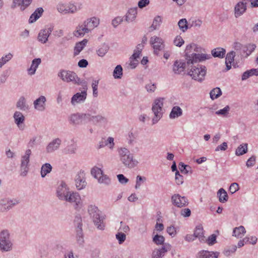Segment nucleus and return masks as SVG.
<instances>
[{
    "instance_id": "obj_64",
    "label": "nucleus",
    "mask_w": 258,
    "mask_h": 258,
    "mask_svg": "<svg viewBox=\"0 0 258 258\" xmlns=\"http://www.w3.org/2000/svg\"><path fill=\"white\" fill-rule=\"evenodd\" d=\"M123 21V18L121 17H117L112 21V25L114 27H116L119 24Z\"/></svg>"
},
{
    "instance_id": "obj_3",
    "label": "nucleus",
    "mask_w": 258,
    "mask_h": 258,
    "mask_svg": "<svg viewBox=\"0 0 258 258\" xmlns=\"http://www.w3.org/2000/svg\"><path fill=\"white\" fill-rule=\"evenodd\" d=\"M117 152L119 161L125 167L133 169L138 165L139 162L134 158L133 154L127 148H118Z\"/></svg>"
},
{
    "instance_id": "obj_33",
    "label": "nucleus",
    "mask_w": 258,
    "mask_h": 258,
    "mask_svg": "<svg viewBox=\"0 0 258 258\" xmlns=\"http://www.w3.org/2000/svg\"><path fill=\"white\" fill-rule=\"evenodd\" d=\"M211 53L214 57L223 58L226 53V50L221 47H217L211 51Z\"/></svg>"
},
{
    "instance_id": "obj_24",
    "label": "nucleus",
    "mask_w": 258,
    "mask_h": 258,
    "mask_svg": "<svg viewBox=\"0 0 258 258\" xmlns=\"http://www.w3.org/2000/svg\"><path fill=\"white\" fill-rule=\"evenodd\" d=\"M46 98L44 96H41L34 101V108L39 111H42L45 109V103Z\"/></svg>"
},
{
    "instance_id": "obj_16",
    "label": "nucleus",
    "mask_w": 258,
    "mask_h": 258,
    "mask_svg": "<svg viewBox=\"0 0 258 258\" xmlns=\"http://www.w3.org/2000/svg\"><path fill=\"white\" fill-rule=\"evenodd\" d=\"M248 0H242L238 2L235 6L234 14L235 17L238 18L245 13L247 9V4Z\"/></svg>"
},
{
    "instance_id": "obj_40",
    "label": "nucleus",
    "mask_w": 258,
    "mask_h": 258,
    "mask_svg": "<svg viewBox=\"0 0 258 258\" xmlns=\"http://www.w3.org/2000/svg\"><path fill=\"white\" fill-rule=\"evenodd\" d=\"M52 166L49 163H45L41 168V175L42 177H44L52 170Z\"/></svg>"
},
{
    "instance_id": "obj_56",
    "label": "nucleus",
    "mask_w": 258,
    "mask_h": 258,
    "mask_svg": "<svg viewBox=\"0 0 258 258\" xmlns=\"http://www.w3.org/2000/svg\"><path fill=\"white\" fill-rule=\"evenodd\" d=\"M235 56V52L234 51H231L228 52L225 58L226 62H229V63L231 64L232 62L234 61V57Z\"/></svg>"
},
{
    "instance_id": "obj_43",
    "label": "nucleus",
    "mask_w": 258,
    "mask_h": 258,
    "mask_svg": "<svg viewBox=\"0 0 258 258\" xmlns=\"http://www.w3.org/2000/svg\"><path fill=\"white\" fill-rule=\"evenodd\" d=\"M109 48L108 45L104 43L96 50V53L99 56L103 57L108 52Z\"/></svg>"
},
{
    "instance_id": "obj_17",
    "label": "nucleus",
    "mask_w": 258,
    "mask_h": 258,
    "mask_svg": "<svg viewBox=\"0 0 258 258\" xmlns=\"http://www.w3.org/2000/svg\"><path fill=\"white\" fill-rule=\"evenodd\" d=\"M15 123L17 124L19 129L23 131L25 128L24 124L25 117L20 111H16L13 116Z\"/></svg>"
},
{
    "instance_id": "obj_26",
    "label": "nucleus",
    "mask_w": 258,
    "mask_h": 258,
    "mask_svg": "<svg viewBox=\"0 0 258 258\" xmlns=\"http://www.w3.org/2000/svg\"><path fill=\"white\" fill-rule=\"evenodd\" d=\"M137 15V8H130L126 13L125 17V21L128 23L133 22Z\"/></svg>"
},
{
    "instance_id": "obj_59",
    "label": "nucleus",
    "mask_w": 258,
    "mask_h": 258,
    "mask_svg": "<svg viewBox=\"0 0 258 258\" xmlns=\"http://www.w3.org/2000/svg\"><path fill=\"white\" fill-rule=\"evenodd\" d=\"M116 238L118 240L119 244H121L124 242L126 239V235L124 233L118 232L115 235Z\"/></svg>"
},
{
    "instance_id": "obj_27",
    "label": "nucleus",
    "mask_w": 258,
    "mask_h": 258,
    "mask_svg": "<svg viewBox=\"0 0 258 258\" xmlns=\"http://www.w3.org/2000/svg\"><path fill=\"white\" fill-rule=\"evenodd\" d=\"M43 12L44 10L41 7L36 9L29 18V23H33L37 20L42 16Z\"/></svg>"
},
{
    "instance_id": "obj_4",
    "label": "nucleus",
    "mask_w": 258,
    "mask_h": 258,
    "mask_svg": "<svg viewBox=\"0 0 258 258\" xmlns=\"http://www.w3.org/2000/svg\"><path fill=\"white\" fill-rule=\"evenodd\" d=\"M87 211L97 228L100 230H104L105 216L102 215L101 211L98 209V207L94 205H90L88 207Z\"/></svg>"
},
{
    "instance_id": "obj_49",
    "label": "nucleus",
    "mask_w": 258,
    "mask_h": 258,
    "mask_svg": "<svg viewBox=\"0 0 258 258\" xmlns=\"http://www.w3.org/2000/svg\"><path fill=\"white\" fill-rule=\"evenodd\" d=\"M230 109L229 106L227 105L224 108L220 109L215 112L216 115L223 117H227Z\"/></svg>"
},
{
    "instance_id": "obj_15",
    "label": "nucleus",
    "mask_w": 258,
    "mask_h": 258,
    "mask_svg": "<svg viewBox=\"0 0 258 258\" xmlns=\"http://www.w3.org/2000/svg\"><path fill=\"white\" fill-rule=\"evenodd\" d=\"M69 192V188L66 183L63 181H61L56 190L57 198L59 200L63 201Z\"/></svg>"
},
{
    "instance_id": "obj_63",
    "label": "nucleus",
    "mask_w": 258,
    "mask_h": 258,
    "mask_svg": "<svg viewBox=\"0 0 258 258\" xmlns=\"http://www.w3.org/2000/svg\"><path fill=\"white\" fill-rule=\"evenodd\" d=\"M74 224L77 228L82 227V218L80 215H77L74 219Z\"/></svg>"
},
{
    "instance_id": "obj_7",
    "label": "nucleus",
    "mask_w": 258,
    "mask_h": 258,
    "mask_svg": "<svg viewBox=\"0 0 258 258\" xmlns=\"http://www.w3.org/2000/svg\"><path fill=\"white\" fill-rule=\"evenodd\" d=\"M163 100V98H159L155 99L153 104L152 110L154 114V116L152 119L153 124L156 123L162 116Z\"/></svg>"
},
{
    "instance_id": "obj_20",
    "label": "nucleus",
    "mask_w": 258,
    "mask_h": 258,
    "mask_svg": "<svg viewBox=\"0 0 258 258\" xmlns=\"http://www.w3.org/2000/svg\"><path fill=\"white\" fill-rule=\"evenodd\" d=\"M63 201L72 204L73 203L75 206H77L80 203L81 197L78 193L70 191Z\"/></svg>"
},
{
    "instance_id": "obj_9",
    "label": "nucleus",
    "mask_w": 258,
    "mask_h": 258,
    "mask_svg": "<svg viewBox=\"0 0 258 258\" xmlns=\"http://www.w3.org/2000/svg\"><path fill=\"white\" fill-rule=\"evenodd\" d=\"M31 154V151L30 149H27L25 154L22 157L21 163V175L25 176L28 171V164L29 163L30 156Z\"/></svg>"
},
{
    "instance_id": "obj_10",
    "label": "nucleus",
    "mask_w": 258,
    "mask_h": 258,
    "mask_svg": "<svg viewBox=\"0 0 258 258\" xmlns=\"http://www.w3.org/2000/svg\"><path fill=\"white\" fill-rule=\"evenodd\" d=\"M87 88L86 86L84 88V90L81 92H78L74 94L71 98V104L75 106L78 104L83 103L85 102L87 98Z\"/></svg>"
},
{
    "instance_id": "obj_36",
    "label": "nucleus",
    "mask_w": 258,
    "mask_h": 258,
    "mask_svg": "<svg viewBox=\"0 0 258 258\" xmlns=\"http://www.w3.org/2000/svg\"><path fill=\"white\" fill-rule=\"evenodd\" d=\"M256 48L254 44L249 43L242 46V49L243 53H246V57L249 56Z\"/></svg>"
},
{
    "instance_id": "obj_12",
    "label": "nucleus",
    "mask_w": 258,
    "mask_h": 258,
    "mask_svg": "<svg viewBox=\"0 0 258 258\" xmlns=\"http://www.w3.org/2000/svg\"><path fill=\"white\" fill-rule=\"evenodd\" d=\"M163 42V40L157 36H154L151 38L150 43L153 46L155 54L158 55L159 52L164 48Z\"/></svg>"
},
{
    "instance_id": "obj_6",
    "label": "nucleus",
    "mask_w": 258,
    "mask_h": 258,
    "mask_svg": "<svg viewBox=\"0 0 258 258\" xmlns=\"http://www.w3.org/2000/svg\"><path fill=\"white\" fill-rule=\"evenodd\" d=\"M12 246L9 231L3 230L0 232V249L2 251H9L12 249Z\"/></svg>"
},
{
    "instance_id": "obj_25",
    "label": "nucleus",
    "mask_w": 258,
    "mask_h": 258,
    "mask_svg": "<svg viewBox=\"0 0 258 258\" xmlns=\"http://www.w3.org/2000/svg\"><path fill=\"white\" fill-rule=\"evenodd\" d=\"M68 120L70 123L74 125H79L82 123L80 113H76L71 114L69 116Z\"/></svg>"
},
{
    "instance_id": "obj_11",
    "label": "nucleus",
    "mask_w": 258,
    "mask_h": 258,
    "mask_svg": "<svg viewBox=\"0 0 258 258\" xmlns=\"http://www.w3.org/2000/svg\"><path fill=\"white\" fill-rule=\"evenodd\" d=\"M190 64L192 63L186 59L184 61L176 60L173 66V71L175 74H179L186 69L189 70Z\"/></svg>"
},
{
    "instance_id": "obj_37",
    "label": "nucleus",
    "mask_w": 258,
    "mask_h": 258,
    "mask_svg": "<svg viewBox=\"0 0 258 258\" xmlns=\"http://www.w3.org/2000/svg\"><path fill=\"white\" fill-rule=\"evenodd\" d=\"M253 75H258V69H252L244 72L242 75L241 79L242 81L245 80Z\"/></svg>"
},
{
    "instance_id": "obj_55",
    "label": "nucleus",
    "mask_w": 258,
    "mask_h": 258,
    "mask_svg": "<svg viewBox=\"0 0 258 258\" xmlns=\"http://www.w3.org/2000/svg\"><path fill=\"white\" fill-rule=\"evenodd\" d=\"M217 236L215 234L211 235L208 239H205L204 242H206L209 245H213L217 242Z\"/></svg>"
},
{
    "instance_id": "obj_53",
    "label": "nucleus",
    "mask_w": 258,
    "mask_h": 258,
    "mask_svg": "<svg viewBox=\"0 0 258 258\" xmlns=\"http://www.w3.org/2000/svg\"><path fill=\"white\" fill-rule=\"evenodd\" d=\"M164 237L158 234L155 235L153 238V241L157 245L163 244L164 245L165 244H164Z\"/></svg>"
},
{
    "instance_id": "obj_32",
    "label": "nucleus",
    "mask_w": 258,
    "mask_h": 258,
    "mask_svg": "<svg viewBox=\"0 0 258 258\" xmlns=\"http://www.w3.org/2000/svg\"><path fill=\"white\" fill-rule=\"evenodd\" d=\"M87 42L88 40L84 39L82 41L77 43L74 48V55H78L80 52L84 49Z\"/></svg>"
},
{
    "instance_id": "obj_30",
    "label": "nucleus",
    "mask_w": 258,
    "mask_h": 258,
    "mask_svg": "<svg viewBox=\"0 0 258 258\" xmlns=\"http://www.w3.org/2000/svg\"><path fill=\"white\" fill-rule=\"evenodd\" d=\"M203 231L202 225H198L196 227L194 233L196 238H198L201 242L205 241V237L204 235Z\"/></svg>"
},
{
    "instance_id": "obj_41",
    "label": "nucleus",
    "mask_w": 258,
    "mask_h": 258,
    "mask_svg": "<svg viewBox=\"0 0 258 258\" xmlns=\"http://www.w3.org/2000/svg\"><path fill=\"white\" fill-rule=\"evenodd\" d=\"M247 152V144H242L240 145L236 150L235 154L237 156L242 155Z\"/></svg>"
},
{
    "instance_id": "obj_1",
    "label": "nucleus",
    "mask_w": 258,
    "mask_h": 258,
    "mask_svg": "<svg viewBox=\"0 0 258 258\" xmlns=\"http://www.w3.org/2000/svg\"><path fill=\"white\" fill-rule=\"evenodd\" d=\"M201 49V47L196 44L191 43L187 45L185 50V59L194 64L211 58L210 55L197 53V52H200Z\"/></svg>"
},
{
    "instance_id": "obj_34",
    "label": "nucleus",
    "mask_w": 258,
    "mask_h": 258,
    "mask_svg": "<svg viewBox=\"0 0 258 258\" xmlns=\"http://www.w3.org/2000/svg\"><path fill=\"white\" fill-rule=\"evenodd\" d=\"M20 201L18 199H12L8 200L6 203L5 201H2L1 204L4 206V209L6 210H9L13 206L18 204Z\"/></svg>"
},
{
    "instance_id": "obj_22",
    "label": "nucleus",
    "mask_w": 258,
    "mask_h": 258,
    "mask_svg": "<svg viewBox=\"0 0 258 258\" xmlns=\"http://www.w3.org/2000/svg\"><path fill=\"white\" fill-rule=\"evenodd\" d=\"M61 143L59 138H56L50 142L46 148L47 153H50L57 150Z\"/></svg>"
},
{
    "instance_id": "obj_35",
    "label": "nucleus",
    "mask_w": 258,
    "mask_h": 258,
    "mask_svg": "<svg viewBox=\"0 0 258 258\" xmlns=\"http://www.w3.org/2000/svg\"><path fill=\"white\" fill-rule=\"evenodd\" d=\"M16 106L22 111H25L29 109V106L27 104L26 99L24 96H21L17 102Z\"/></svg>"
},
{
    "instance_id": "obj_57",
    "label": "nucleus",
    "mask_w": 258,
    "mask_h": 258,
    "mask_svg": "<svg viewBox=\"0 0 258 258\" xmlns=\"http://www.w3.org/2000/svg\"><path fill=\"white\" fill-rule=\"evenodd\" d=\"M146 180L145 177H143L140 175H138L136 177V183L135 185V188L138 189L140 187L142 183Z\"/></svg>"
},
{
    "instance_id": "obj_50",
    "label": "nucleus",
    "mask_w": 258,
    "mask_h": 258,
    "mask_svg": "<svg viewBox=\"0 0 258 258\" xmlns=\"http://www.w3.org/2000/svg\"><path fill=\"white\" fill-rule=\"evenodd\" d=\"M91 174L94 178L98 179L103 173V171L97 167H94L91 170Z\"/></svg>"
},
{
    "instance_id": "obj_60",
    "label": "nucleus",
    "mask_w": 258,
    "mask_h": 258,
    "mask_svg": "<svg viewBox=\"0 0 258 258\" xmlns=\"http://www.w3.org/2000/svg\"><path fill=\"white\" fill-rule=\"evenodd\" d=\"M175 181L178 185L182 184L183 183V177L180 174L178 171L175 172Z\"/></svg>"
},
{
    "instance_id": "obj_51",
    "label": "nucleus",
    "mask_w": 258,
    "mask_h": 258,
    "mask_svg": "<svg viewBox=\"0 0 258 258\" xmlns=\"http://www.w3.org/2000/svg\"><path fill=\"white\" fill-rule=\"evenodd\" d=\"M222 94V91L219 88H216L212 90L210 92V97L212 100H214L220 97Z\"/></svg>"
},
{
    "instance_id": "obj_39",
    "label": "nucleus",
    "mask_w": 258,
    "mask_h": 258,
    "mask_svg": "<svg viewBox=\"0 0 258 258\" xmlns=\"http://www.w3.org/2000/svg\"><path fill=\"white\" fill-rule=\"evenodd\" d=\"M217 196L219 198V201L221 203H225L228 200V195L226 191L222 188H220L218 191Z\"/></svg>"
},
{
    "instance_id": "obj_42",
    "label": "nucleus",
    "mask_w": 258,
    "mask_h": 258,
    "mask_svg": "<svg viewBox=\"0 0 258 258\" xmlns=\"http://www.w3.org/2000/svg\"><path fill=\"white\" fill-rule=\"evenodd\" d=\"M246 232L245 228L243 226H240L238 227L234 228L233 231V236L237 238H240L241 235Z\"/></svg>"
},
{
    "instance_id": "obj_48",
    "label": "nucleus",
    "mask_w": 258,
    "mask_h": 258,
    "mask_svg": "<svg viewBox=\"0 0 258 258\" xmlns=\"http://www.w3.org/2000/svg\"><path fill=\"white\" fill-rule=\"evenodd\" d=\"M179 169L180 172L184 174H188L189 172L191 173V167L182 162H180L178 165Z\"/></svg>"
},
{
    "instance_id": "obj_21",
    "label": "nucleus",
    "mask_w": 258,
    "mask_h": 258,
    "mask_svg": "<svg viewBox=\"0 0 258 258\" xmlns=\"http://www.w3.org/2000/svg\"><path fill=\"white\" fill-rule=\"evenodd\" d=\"M85 174L83 171H80L76 176L75 179L76 187L78 190L84 188L86 185L84 178Z\"/></svg>"
},
{
    "instance_id": "obj_8",
    "label": "nucleus",
    "mask_w": 258,
    "mask_h": 258,
    "mask_svg": "<svg viewBox=\"0 0 258 258\" xmlns=\"http://www.w3.org/2000/svg\"><path fill=\"white\" fill-rule=\"evenodd\" d=\"M57 75L63 81L67 83L72 82L75 84H80L81 83L80 79L77 74L70 71L61 70L58 72Z\"/></svg>"
},
{
    "instance_id": "obj_13",
    "label": "nucleus",
    "mask_w": 258,
    "mask_h": 258,
    "mask_svg": "<svg viewBox=\"0 0 258 258\" xmlns=\"http://www.w3.org/2000/svg\"><path fill=\"white\" fill-rule=\"evenodd\" d=\"M172 204L179 208L185 207L188 205V200L185 197H182L179 194H174L171 197Z\"/></svg>"
},
{
    "instance_id": "obj_23",
    "label": "nucleus",
    "mask_w": 258,
    "mask_h": 258,
    "mask_svg": "<svg viewBox=\"0 0 258 258\" xmlns=\"http://www.w3.org/2000/svg\"><path fill=\"white\" fill-rule=\"evenodd\" d=\"M170 249V245L168 244H164L161 248L155 249L152 253V258H161L165 252Z\"/></svg>"
},
{
    "instance_id": "obj_47",
    "label": "nucleus",
    "mask_w": 258,
    "mask_h": 258,
    "mask_svg": "<svg viewBox=\"0 0 258 258\" xmlns=\"http://www.w3.org/2000/svg\"><path fill=\"white\" fill-rule=\"evenodd\" d=\"M122 76V68L119 64L114 69L113 72V76L115 79H121Z\"/></svg>"
},
{
    "instance_id": "obj_19",
    "label": "nucleus",
    "mask_w": 258,
    "mask_h": 258,
    "mask_svg": "<svg viewBox=\"0 0 258 258\" xmlns=\"http://www.w3.org/2000/svg\"><path fill=\"white\" fill-rule=\"evenodd\" d=\"M32 0H13L12 9L20 7L21 11H24L31 3Z\"/></svg>"
},
{
    "instance_id": "obj_58",
    "label": "nucleus",
    "mask_w": 258,
    "mask_h": 258,
    "mask_svg": "<svg viewBox=\"0 0 258 258\" xmlns=\"http://www.w3.org/2000/svg\"><path fill=\"white\" fill-rule=\"evenodd\" d=\"M99 80H93L92 83V87L93 89V95L94 97H97L98 95V86Z\"/></svg>"
},
{
    "instance_id": "obj_5",
    "label": "nucleus",
    "mask_w": 258,
    "mask_h": 258,
    "mask_svg": "<svg viewBox=\"0 0 258 258\" xmlns=\"http://www.w3.org/2000/svg\"><path fill=\"white\" fill-rule=\"evenodd\" d=\"M190 64L189 66L190 71L188 72V75H189L192 79L202 82L204 79L206 74V68L200 64H197L195 66Z\"/></svg>"
},
{
    "instance_id": "obj_14",
    "label": "nucleus",
    "mask_w": 258,
    "mask_h": 258,
    "mask_svg": "<svg viewBox=\"0 0 258 258\" xmlns=\"http://www.w3.org/2000/svg\"><path fill=\"white\" fill-rule=\"evenodd\" d=\"M57 9L59 13L63 14H73L78 11L77 7L72 4H59Z\"/></svg>"
},
{
    "instance_id": "obj_45",
    "label": "nucleus",
    "mask_w": 258,
    "mask_h": 258,
    "mask_svg": "<svg viewBox=\"0 0 258 258\" xmlns=\"http://www.w3.org/2000/svg\"><path fill=\"white\" fill-rule=\"evenodd\" d=\"M77 150V144L75 143L68 145L64 149V152L66 154H72L76 153Z\"/></svg>"
},
{
    "instance_id": "obj_2",
    "label": "nucleus",
    "mask_w": 258,
    "mask_h": 258,
    "mask_svg": "<svg viewBox=\"0 0 258 258\" xmlns=\"http://www.w3.org/2000/svg\"><path fill=\"white\" fill-rule=\"evenodd\" d=\"M99 23L100 20L97 17H93L88 18L76 27L73 34L77 37H83L86 34L89 33L96 28Z\"/></svg>"
},
{
    "instance_id": "obj_62",
    "label": "nucleus",
    "mask_w": 258,
    "mask_h": 258,
    "mask_svg": "<svg viewBox=\"0 0 258 258\" xmlns=\"http://www.w3.org/2000/svg\"><path fill=\"white\" fill-rule=\"evenodd\" d=\"M13 57V54L11 53H8V54L6 55L5 56L2 57L0 59V61L2 65L3 66L7 62L9 61L12 59Z\"/></svg>"
},
{
    "instance_id": "obj_28",
    "label": "nucleus",
    "mask_w": 258,
    "mask_h": 258,
    "mask_svg": "<svg viewBox=\"0 0 258 258\" xmlns=\"http://www.w3.org/2000/svg\"><path fill=\"white\" fill-rule=\"evenodd\" d=\"M218 253L210 252L207 250H202L200 251L197 258H218Z\"/></svg>"
},
{
    "instance_id": "obj_46",
    "label": "nucleus",
    "mask_w": 258,
    "mask_h": 258,
    "mask_svg": "<svg viewBox=\"0 0 258 258\" xmlns=\"http://www.w3.org/2000/svg\"><path fill=\"white\" fill-rule=\"evenodd\" d=\"M76 239L78 243L80 245H82L84 243L82 227L76 228Z\"/></svg>"
},
{
    "instance_id": "obj_54",
    "label": "nucleus",
    "mask_w": 258,
    "mask_h": 258,
    "mask_svg": "<svg viewBox=\"0 0 258 258\" xmlns=\"http://www.w3.org/2000/svg\"><path fill=\"white\" fill-rule=\"evenodd\" d=\"M98 181L100 183H103L107 185L110 184L111 182L110 179L109 178V177L107 175L104 174L103 173L100 177H99L98 179Z\"/></svg>"
},
{
    "instance_id": "obj_52",
    "label": "nucleus",
    "mask_w": 258,
    "mask_h": 258,
    "mask_svg": "<svg viewBox=\"0 0 258 258\" xmlns=\"http://www.w3.org/2000/svg\"><path fill=\"white\" fill-rule=\"evenodd\" d=\"M178 25L180 30L182 32H185L188 29L187 22L186 19H181L178 22Z\"/></svg>"
},
{
    "instance_id": "obj_38",
    "label": "nucleus",
    "mask_w": 258,
    "mask_h": 258,
    "mask_svg": "<svg viewBox=\"0 0 258 258\" xmlns=\"http://www.w3.org/2000/svg\"><path fill=\"white\" fill-rule=\"evenodd\" d=\"M92 121L95 124L104 125L107 123V120L104 117L101 115H97L96 116H92Z\"/></svg>"
},
{
    "instance_id": "obj_61",
    "label": "nucleus",
    "mask_w": 258,
    "mask_h": 258,
    "mask_svg": "<svg viewBox=\"0 0 258 258\" xmlns=\"http://www.w3.org/2000/svg\"><path fill=\"white\" fill-rule=\"evenodd\" d=\"M184 41L183 39L179 35L175 37V39L174 40V45L177 46H178V47H181L182 45V44L184 43Z\"/></svg>"
},
{
    "instance_id": "obj_29",
    "label": "nucleus",
    "mask_w": 258,
    "mask_h": 258,
    "mask_svg": "<svg viewBox=\"0 0 258 258\" xmlns=\"http://www.w3.org/2000/svg\"><path fill=\"white\" fill-rule=\"evenodd\" d=\"M41 62V59L40 58L34 59L29 69H28V73L30 75L35 74L36 71L39 65Z\"/></svg>"
},
{
    "instance_id": "obj_44",
    "label": "nucleus",
    "mask_w": 258,
    "mask_h": 258,
    "mask_svg": "<svg viewBox=\"0 0 258 258\" xmlns=\"http://www.w3.org/2000/svg\"><path fill=\"white\" fill-rule=\"evenodd\" d=\"M162 23V18L160 16H156L153 21L152 25L150 26L151 31L157 29Z\"/></svg>"
},
{
    "instance_id": "obj_18",
    "label": "nucleus",
    "mask_w": 258,
    "mask_h": 258,
    "mask_svg": "<svg viewBox=\"0 0 258 258\" xmlns=\"http://www.w3.org/2000/svg\"><path fill=\"white\" fill-rule=\"evenodd\" d=\"M52 31L51 27L40 30L38 35V40L42 43H45Z\"/></svg>"
},
{
    "instance_id": "obj_31",
    "label": "nucleus",
    "mask_w": 258,
    "mask_h": 258,
    "mask_svg": "<svg viewBox=\"0 0 258 258\" xmlns=\"http://www.w3.org/2000/svg\"><path fill=\"white\" fill-rule=\"evenodd\" d=\"M182 115V110L179 106H175L173 107L169 114L171 119L177 118Z\"/></svg>"
}]
</instances>
